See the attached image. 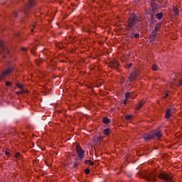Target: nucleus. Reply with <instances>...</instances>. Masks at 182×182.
Here are the masks:
<instances>
[{
	"mask_svg": "<svg viewBox=\"0 0 182 182\" xmlns=\"http://www.w3.org/2000/svg\"><path fill=\"white\" fill-rule=\"evenodd\" d=\"M126 119L127 120H130V119H132V115H127Z\"/></svg>",
	"mask_w": 182,
	"mask_h": 182,
	"instance_id": "nucleus-31",
	"label": "nucleus"
},
{
	"mask_svg": "<svg viewBox=\"0 0 182 182\" xmlns=\"http://www.w3.org/2000/svg\"><path fill=\"white\" fill-rule=\"evenodd\" d=\"M14 16L15 17V18H16V17H18V14H16V13H14Z\"/></svg>",
	"mask_w": 182,
	"mask_h": 182,
	"instance_id": "nucleus-36",
	"label": "nucleus"
},
{
	"mask_svg": "<svg viewBox=\"0 0 182 182\" xmlns=\"http://www.w3.org/2000/svg\"><path fill=\"white\" fill-rule=\"evenodd\" d=\"M132 65H133V63L127 64L126 68H127L128 69H130V68H132Z\"/></svg>",
	"mask_w": 182,
	"mask_h": 182,
	"instance_id": "nucleus-26",
	"label": "nucleus"
},
{
	"mask_svg": "<svg viewBox=\"0 0 182 182\" xmlns=\"http://www.w3.org/2000/svg\"><path fill=\"white\" fill-rule=\"evenodd\" d=\"M85 164H90L91 166H95V162L92 161V160H85Z\"/></svg>",
	"mask_w": 182,
	"mask_h": 182,
	"instance_id": "nucleus-17",
	"label": "nucleus"
},
{
	"mask_svg": "<svg viewBox=\"0 0 182 182\" xmlns=\"http://www.w3.org/2000/svg\"><path fill=\"white\" fill-rule=\"evenodd\" d=\"M142 137L145 141H150V140H154L155 139L157 140L161 139L163 134H161V131L156 129L151 132L149 134H144Z\"/></svg>",
	"mask_w": 182,
	"mask_h": 182,
	"instance_id": "nucleus-3",
	"label": "nucleus"
},
{
	"mask_svg": "<svg viewBox=\"0 0 182 182\" xmlns=\"http://www.w3.org/2000/svg\"><path fill=\"white\" fill-rule=\"evenodd\" d=\"M6 86H9V87L12 86V82H11L10 81H7L6 82Z\"/></svg>",
	"mask_w": 182,
	"mask_h": 182,
	"instance_id": "nucleus-21",
	"label": "nucleus"
},
{
	"mask_svg": "<svg viewBox=\"0 0 182 182\" xmlns=\"http://www.w3.org/2000/svg\"><path fill=\"white\" fill-rule=\"evenodd\" d=\"M173 114V109L167 108L165 112V119H170Z\"/></svg>",
	"mask_w": 182,
	"mask_h": 182,
	"instance_id": "nucleus-10",
	"label": "nucleus"
},
{
	"mask_svg": "<svg viewBox=\"0 0 182 182\" xmlns=\"http://www.w3.org/2000/svg\"><path fill=\"white\" fill-rule=\"evenodd\" d=\"M161 27V23H157L154 27V28L152 30L151 33H156L159 29Z\"/></svg>",
	"mask_w": 182,
	"mask_h": 182,
	"instance_id": "nucleus-12",
	"label": "nucleus"
},
{
	"mask_svg": "<svg viewBox=\"0 0 182 182\" xmlns=\"http://www.w3.org/2000/svg\"><path fill=\"white\" fill-rule=\"evenodd\" d=\"M140 178H144L146 181L154 182L156 181V177L157 173L156 171L147 172L146 171H141L137 173Z\"/></svg>",
	"mask_w": 182,
	"mask_h": 182,
	"instance_id": "nucleus-2",
	"label": "nucleus"
},
{
	"mask_svg": "<svg viewBox=\"0 0 182 182\" xmlns=\"http://www.w3.org/2000/svg\"><path fill=\"white\" fill-rule=\"evenodd\" d=\"M156 18H157V19H161V18H163V13H158L155 15Z\"/></svg>",
	"mask_w": 182,
	"mask_h": 182,
	"instance_id": "nucleus-16",
	"label": "nucleus"
},
{
	"mask_svg": "<svg viewBox=\"0 0 182 182\" xmlns=\"http://www.w3.org/2000/svg\"><path fill=\"white\" fill-rule=\"evenodd\" d=\"M158 178L164 180L166 182H174V178H173V176L165 172H161L158 175Z\"/></svg>",
	"mask_w": 182,
	"mask_h": 182,
	"instance_id": "nucleus-4",
	"label": "nucleus"
},
{
	"mask_svg": "<svg viewBox=\"0 0 182 182\" xmlns=\"http://www.w3.org/2000/svg\"><path fill=\"white\" fill-rule=\"evenodd\" d=\"M73 167L76 168V167H77V165L76 164H74Z\"/></svg>",
	"mask_w": 182,
	"mask_h": 182,
	"instance_id": "nucleus-40",
	"label": "nucleus"
},
{
	"mask_svg": "<svg viewBox=\"0 0 182 182\" xmlns=\"http://www.w3.org/2000/svg\"><path fill=\"white\" fill-rule=\"evenodd\" d=\"M14 72V68H10L6 69L4 72L2 73V74L0 75V80H4V77H6L8 75H11Z\"/></svg>",
	"mask_w": 182,
	"mask_h": 182,
	"instance_id": "nucleus-7",
	"label": "nucleus"
},
{
	"mask_svg": "<svg viewBox=\"0 0 182 182\" xmlns=\"http://www.w3.org/2000/svg\"><path fill=\"white\" fill-rule=\"evenodd\" d=\"M33 5V1L32 0L29 1L27 9L24 10L25 15H28V13L29 12V9L32 8Z\"/></svg>",
	"mask_w": 182,
	"mask_h": 182,
	"instance_id": "nucleus-11",
	"label": "nucleus"
},
{
	"mask_svg": "<svg viewBox=\"0 0 182 182\" xmlns=\"http://www.w3.org/2000/svg\"><path fill=\"white\" fill-rule=\"evenodd\" d=\"M167 96H168V93H166V94L165 95V96L164 97V99H166V97H167Z\"/></svg>",
	"mask_w": 182,
	"mask_h": 182,
	"instance_id": "nucleus-38",
	"label": "nucleus"
},
{
	"mask_svg": "<svg viewBox=\"0 0 182 182\" xmlns=\"http://www.w3.org/2000/svg\"><path fill=\"white\" fill-rule=\"evenodd\" d=\"M31 32H33V28H31Z\"/></svg>",
	"mask_w": 182,
	"mask_h": 182,
	"instance_id": "nucleus-41",
	"label": "nucleus"
},
{
	"mask_svg": "<svg viewBox=\"0 0 182 182\" xmlns=\"http://www.w3.org/2000/svg\"><path fill=\"white\" fill-rule=\"evenodd\" d=\"M76 152L80 161L83 160L85 157V150L80 147V145L76 146Z\"/></svg>",
	"mask_w": 182,
	"mask_h": 182,
	"instance_id": "nucleus-5",
	"label": "nucleus"
},
{
	"mask_svg": "<svg viewBox=\"0 0 182 182\" xmlns=\"http://www.w3.org/2000/svg\"><path fill=\"white\" fill-rule=\"evenodd\" d=\"M182 85V78L179 80V85L181 86Z\"/></svg>",
	"mask_w": 182,
	"mask_h": 182,
	"instance_id": "nucleus-37",
	"label": "nucleus"
},
{
	"mask_svg": "<svg viewBox=\"0 0 182 182\" xmlns=\"http://www.w3.org/2000/svg\"><path fill=\"white\" fill-rule=\"evenodd\" d=\"M0 48H1L3 53L2 57L4 58V59H5V55H8V53H9V50H8V49H6V47H5V46L4 45V41L2 40H0Z\"/></svg>",
	"mask_w": 182,
	"mask_h": 182,
	"instance_id": "nucleus-6",
	"label": "nucleus"
},
{
	"mask_svg": "<svg viewBox=\"0 0 182 182\" xmlns=\"http://www.w3.org/2000/svg\"><path fill=\"white\" fill-rule=\"evenodd\" d=\"M85 174H89V173H90V169L86 168V169L85 170Z\"/></svg>",
	"mask_w": 182,
	"mask_h": 182,
	"instance_id": "nucleus-27",
	"label": "nucleus"
},
{
	"mask_svg": "<svg viewBox=\"0 0 182 182\" xmlns=\"http://www.w3.org/2000/svg\"><path fill=\"white\" fill-rule=\"evenodd\" d=\"M127 177H129L130 178H132V173H128V174H127Z\"/></svg>",
	"mask_w": 182,
	"mask_h": 182,
	"instance_id": "nucleus-35",
	"label": "nucleus"
},
{
	"mask_svg": "<svg viewBox=\"0 0 182 182\" xmlns=\"http://www.w3.org/2000/svg\"><path fill=\"white\" fill-rule=\"evenodd\" d=\"M31 53H32V55H35V53H36V49H31Z\"/></svg>",
	"mask_w": 182,
	"mask_h": 182,
	"instance_id": "nucleus-30",
	"label": "nucleus"
},
{
	"mask_svg": "<svg viewBox=\"0 0 182 182\" xmlns=\"http://www.w3.org/2000/svg\"><path fill=\"white\" fill-rule=\"evenodd\" d=\"M152 69L153 70H157V65H152Z\"/></svg>",
	"mask_w": 182,
	"mask_h": 182,
	"instance_id": "nucleus-29",
	"label": "nucleus"
},
{
	"mask_svg": "<svg viewBox=\"0 0 182 182\" xmlns=\"http://www.w3.org/2000/svg\"><path fill=\"white\" fill-rule=\"evenodd\" d=\"M104 124H109V123H110V119H109V118L107 117H105L103 118L102 120Z\"/></svg>",
	"mask_w": 182,
	"mask_h": 182,
	"instance_id": "nucleus-15",
	"label": "nucleus"
},
{
	"mask_svg": "<svg viewBox=\"0 0 182 182\" xmlns=\"http://www.w3.org/2000/svg\"><path fill=\"white\" fill-rule=\"evenodd\" d=\"M139 25H140V19H139V16L134 14H131L127 21V31H130V29L134 31V28L137 29V28H139Z\"/></svg>",
	"mask_w": 182,
	"mask_h": 182,
	"instance_id": "nucleus-1",
	"label": "nucleus"
},
{
	"mask_svg": "<svg viewBox=\"0 0 182 182\" xmlns=\"http://www.w3.org/2000/svg\"><path fill=\"white\" fill-rule=\"evenodd\" d=\"M129 97H130V92H127L125 94V99L129 100Z\"/></svg>",
	"mask_w": 182,
	"mask_h": 182,
	"instance_id": "nucleus-20",
	"label": "nucleus"
},
{
	"mask_svg": "<svg viewBox=\"0 0 182 182\" xmlns=\"http://www.w3.org/2000/svg\"><path fill=\"white\" fill-rule=\"evenodd\" d=\"M127 100H128L127 98L124 100V105H127Z\"/></svg>",
	"mask_w": 182,
	"mask_h": 182,
	"instance_id": "nucleus-32",
	"label": "nucleus"
},
{
	"mask_svg": "<svg viewBox=\"0 0 182 182\" xmlns=\"http://www.w3.org/2000/svg\"><path fill=\"white\" fill-rule=\"evenodd\" d=\"M156 38H157V34H156V33H151L149 37V41H156Z\"/></svg>",
	"mask_w": 182,
	"mask_h": 182,
	"instance_id": "nucleus-14",
	"label": "nucleus"
},
{
	"mask_svg": "<svg viewBox=\"0 0 182 182\" xmlns=\"http://www.w3.org/2000/svg\"><path fill=\"white\" fill-rule=\"evenodd\" d=\"M5 154L6 156H10L11 155V153L8 152V151H5Z\"/></svg>",
	"mask_w": 182,
	"mask_h": 182,
	"instance_id": "nucleus-34",
	"label": "nucleus"
},
{
	"mask_svg": "<svg viewBox=\"0 0 182 182\" xmlns=\"http://www.w3.org/2000/svg\"><path fill=\"white\" fill-rule=\"evenodd\" d=\"M131 39H133V38H134V33H132L131 36H130Z\"/></svg>",
	"mask_w": 182,
	"mask_h": 182,
	"instance_id": "nucleus-33",
	"label": "nucleus"
},
{
	"mask_svg": "<svg viewBox=\"0 0 182 182\" xmlns=\"http://www.w3.org/2000/svg\"><path fill=\"white\" fill-rule=\"evenodd\" d=\"M145 102L144 101H141L136 105V110H140L141 107H143Z\"/></svg>",
	"mask_w": 182,
	"mask_h": 182,
	"instance_id": "nucleus-13",
	"label": "nucleus"
},
{
	"mask_svg": "<svg viewBox=\"0 0 182 182\" xmlns=\"http://www.w3.org/2000/svg\"><path fill=\"white\" fill-rule=\"evenodd\" d=\"M21 49L23 50V52H26V50H28V48L25 47H21Z\"/></svg>",
	"mask_w": 182,
	"mask_h": 182,
	"instance_id": "nucleus-28",
	"label": "nucleus"
},
{
	"mask_svg": "<svg viewBox=\"0 0 182 182\" xmlns=\"http://www.w3.org/2000/svg\"><path fill=\"white\" fill-rule=\"evenodd\" d=\"M119 61L114 60L110 62L109 63V68H112V69H118L119 68Z\"/></svg>",
	"mask_w": 182,
	"mask_h": 182,
	"instance_id": "nucleus-8",
	"label": "nucleus"
},
{
	"mask_svg": "<svg viewBox=\"0 0 182 182\" xmlns=\"http://www.w3.org/2000/svg\"><path fill=\"white\" fill-rule=\"evenodd\" d=\"M173 13L175 14V16H178V9H177V7H173Z\"/></svg>",
	"mask_w": 182,
	"mask_h": 182,
	"instance_id": "nucleus-19",
	"label": "nucleus"
},
{
	"mask_svg": "<svg viewBox=\"0 0 182 182\" xmlns=\"http://www.w3.org/2000/svg\"><path fill=\"white\" fill-rule=\"evenodd\" d=\"M16 95H22V92H17Z\"/></svg>",
	"mask_w": 182,
	"mask_h": 182,
	"instance_id": "nucleus-39",
	"label": "nucleus"
},
{
	"mask_svg": "<svg viewBox=\"0 0 182 182\" xmlns=\"http://www.w3.org/2000/svg\"><path fill=\"white\" fill-rule=\"evenodd\" d=\"M138 75L139 73H136L135 71L131 73L128 77L129 82H133V80H136Z\"/></svg>",
	"mask_w": 182,
	"mask_h": 182,
	"instance_id": "nucleus-9",
	"label": "nucleus"
},
{
	"mask_svg": "<svg viewBox=\"0 0 182 182\" xmlns=\"http://www.w3.org/2000/svg\"><path fill=\"white\" fill-rule=\"evenodd\" d=\"M134 38H136V39L139 38L140 37V34H139L138 33L134 34Z\"/></svg>",
	"mask_w": 182,
	"mask_h": 182,
	"instance_id": "nucleus-25",
	"label": "nucleus"
},
{
	"mask_svg": "<svg viewBox=\"0 0 182 182\" xmlns=\"http://www.w3.org/2000/svg\"><path fill=\"white\" fill-rule=\"evenodd\" d=\"M15 157L16 159H19V157H21V153H19V152L16 153V155H15Z\"/></svg>",
	"mask_w": 182,
	"mask_h": 182,
	"instance_id": "nucleus-23",
	"label": "nucleus"
},
{
	"mask_svg": "<svg viewBox=\"0 0 182 182\" xmlns=\"http://www.w3.org/2000/svg\"><path fill=\"white\" fill-rule=\"evenodd\" d=\"M16 86L17 87H18V89H23V87H22V85L19 83H16Z\"/></svg>",
	"mask_w": 182,
	"mask_h": 182,
	"instance_id": "nucleus-22",
	"label": "nucleus"
},
{
	"mask_svg": "<svg viewBox=\"0 0 182 182\" xmlns=\"http://www.w3.org/2000/svg\"><path fill=\"white\" fill-rule=\"evenodd\" d=\"M104 134H105L106 136L110 134V129L107 128L104 129Z\"/></svg>",
	"mask_w": 182,
	"mask_h": 182,
	"instance_id": "nucleus-18",
	"label": "nucleus"
},
{
	"mask_svg": "<svg viewBox=\"0 0 182 182\" xmlns=\"http://www.w3.org/2000/svg\"><path fill=\"white\" fill-rule=\"evenodd\" d=\"M153 18H154V16H153V14L152 15H151V23L153 25V23H154V20L153 19Z\"/></svg>",
	"mask_w": 182,
	"mask_h": 182,
	"instance_id": "nucleus-24",
	"label": "nucleus"
}]
</instances>
